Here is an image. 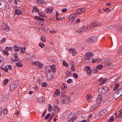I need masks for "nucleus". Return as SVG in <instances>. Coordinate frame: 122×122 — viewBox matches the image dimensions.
<instances>
[{
	"instance_id": "obj_47",
	"label": "nucleus",
	"mask_w": 122,
	"mask_h": 122,
	"mask_svg": "<svg viewBox=\"0 0 122 122\" xmlns=\"http://www.w3.org/2000/svg\"><path fill=\"white\" fill-rule=\"evenodd\" d=\"M66 74L68 76H72L71 73L70 71H66Z\"/></svg>"
},
{
	"instance_id": "obj_42",
	"label": "nucleus",
	"mask_w": 122,
	"mask_h": 122,
	"mask_svg": "<svg viewBox=\"0 0 122 122\" xmlns=\"http://www.w3.org/2000/svg\"><path fill=\"white\" fill-rule=\"evenodd\" d=\"M103 67V66L102 65H98L97 67L96 68L98 69H100L102 68Z\"/></svg>"
},
{
	"instance_id": "obj_61",
	"label": "nucleus",
	"mask_w": 122,
	"mask_h": 122,
	"mask_svg": "<svg viewBox=\"0 0 122 122\" xmlns=\"http://www.w3.org/2000/svg\"><path fill=\"white\" fill-rule=\"evenodd\" d=\"M50 115L51 114L50 113H49L47 114V115L45 116V119H47L49 118V117L50 116Z\"/></svg>"
},
{
	"instance_id": "obj_58",
	"label": "nucleus",
	"mask_w": 122,
	"mask_h": 122,
	"mask_svg": "<svg viewBox=\"0 0 122 122\" xmlns=\"http://www.w3.org/2000/svg\"><path fill=\"white\" fill-rule=\"evenodd\" d=\"M52 9H51V8H48L46 10V12L47 13L50 12L52 11Z\"/></svg>"
},
{
	"instance_id": "obj_46",
	"label": "nucleus",
	"mask_w": 122,
	"mask_h": 122,
	"mask_svg": "<svg viewBox=\"0 0 122 122\" xmlns=\"http://www.w3.org/2000/svg\"><path fill=\"white\" fill-rule=\"evenodd\" d=\"M39 46L42 48H43L45 46V44L43 43H40L39 44Z\"/></svg>"
},
{
	"instance_id": "obj_15",
	"label": "nucleus",
	"mask_w": 122,
	"mask_h": 122,
	"mask_svg": "<svg viewBox=\"0 0 122 122\" xmlns=\"http://www.w3.org/2000/svg\"><path fill=\"white\" fill-rule=\"evenodd\" d=\"M69 100V98L68 97L66 96L62 100V103L63 104H65V102H67Z\"/></svg>"
},
{
	"instance_id": "obj_41",
	"label": "nucleus",
	"mask_w": 122,
	"mask_h": 122,
	"mask_svg": "<svg viewBox=\"0 0 122 122\" xmlns=\"http://www.w3.org/2000/svg\"><path fill=\"white\" fill-rule=\"evenodd\" d=\"M54 110L56 112L57 111H58L59 110V108L56 106H55L54 107Z\"/></svg>"
},
{
	"instance_id": "obj_59",
	"label": "nucleus",
	"mask_w": 122,
	"mask_h": 122,
	"mask_svg": "<svg viewBox=\"0 0 122 122\" xmlns=\"http://www.w3.org/2000/svg\"><path fill=\"white\" fill-rule=\"evenodd\" d=\"M14 61V62H16V61H18L20 62L21 61L20 60L19 58H15L14 59V61Z\"/></svg>"
},
{
	"instance_id": "obj_54",
	"label": "nucleus",
	"mask_w": 122,
	"mask_h": 122,
	"mask_svg": "<svg viewBox=\"0 0 122 122\" xmlns=\"http://www.w3.org/2000/svg\"><path fill=\"white\" fill-rule=\"evenodd\" d=\"M6 40V38H3L2 40L0 41V43L1 44H2L4 43Z\"/></svg>"
},
{
	"instance_id": "obj_60",
	"label": "nucleus",
	"mask_w": 122,
	"mask_h": 122,
	"mask_svg": "<svg viewBox=\"0 0 122 122\" xmlns=\"http://www.w3.org/2000/svg\"><path fill=\"white\" fill-rule=\"evenodd\" d=\"M107 80V79H103L102 81V82H101V84L102 85L105 82V81H106Z\"/></svg>"
},
{
	"instance_id": "obj_20",
	"label": "nucleus",
	"mask_w": 122,
	"mask_h": 122,
	"mask_svg": "<svg viewBox=\"0 0 122 122\" xmlns=\"http://www.w3.org/2000/svg\"><path fill=\"white\" fill-rule=\"evenodd\" d=\"M70 50L71 51V52L72 53L73 56H75L76 54V52L75 51L74 49L72 48H70Z\"/></svg>"
},
{
	"instance_id": "obj_55",
	"label": "nucleus",
	"mask_w": 122,
	"mask_h": 122,
	"mask_svg": "<svg viewBox=\"0 0 122 122\" xmlns=\"http://www.w3.org/2000/svg\"><path fill=\"white\" fill-rule=\"evenodd\" d=\"M8 79H5L4 80V85H6L8 83Z\"/></svg>"
},
{
	"instance_id": "obj_7",
	"label": "nucleus",
	"mask_w": 122,
	"mask_h": 122,
	"mask_svg": "<svg viewBox=\"0 0 122 122\" xmlns=\"http://www.w3.org/2000/svg\"><path fill=\"white\" fill-rule=\"evenodd\" d=\"M102 112L101 111H100L97 114L95 115V117L97 119H99L100 118H102L103 117L105 116L103 114H102Z\"/></svg>"
},
{
	"instance_id": "obj_9",
	"label": "nucleus",
	"mask_w": 122,
	"mask_h": 122,
	"mask_svg": "<svg viewBox=\"0 0 122 122\" xmlns=\"http://www.w3.org/2000/svg\"><path fill=\"white\" fill-rule=\"evenodd\" d=\"M2 28L7 32L9 31L10 30L9 27L7 26V25L4 23L2 25Z\"/></svg>"
},
{
	"instance_id": "obj_37",
	"label": "nucleus",
	"mask_w": 122,
	"mask_h": 122,
	"mask_svg": "<svg viewBox=\"0 0 122 122\" xmlns=\"http://www.w3.org/2000/svg\"><path fill=\"white\" fill-rule=\"evenodd\" d=\"M15 64L17 66H18L19 67H21L22 66V64L20 62L16 63Z\"/></svg>"
},
{
	"instance_id": "obj_2",
	"label": "nucleus",
	"mask_w": 122,
	"mask_h": 122,
	"mask_svg": "<svg viewBox=\"0 0 122 122\" xmlns=\"http://www.w3.org/2000/svg\"><path fill=\"white\" fill-rule=\"evenodd\" d=\"M9 5L6 2L0 1V9L4 10L9 8Z\"/></svg>"
},
{
	"instance_id": "obj_5",
	"label": "nucleus",
	"mask_w": 122,
	"mask_h": 122,
	"mask_svg": "<svg viewBox=\"0 0 122 122\" xmlns=\"http://www.w3.org/2000/svg\"><path fill=\"white\" fill-rule=\"evenodd\" d=\"M96 41V38L95 37H91L88 38L86 41L87 43H91L94 42Z\"/></svg>"
},
{
	"instance_id": "obj_18",
	"label": "nucleus",
	"mask_w": 122,
	"mask_h": 122,
	"mask_svg": "<svg viewBox=\"0 0 122 122\" xmlns=\"http://www.w3.org/2000/svg\"><path fill=\"white\" fill-rule=\"evenodd\" d=\"M76 14H72L70 15L69 17V19L71 20L72 21L76 17Z\"/></svg>"
},
{
	"instance_id": "obj_30",
	"label": "nucleus",
	"mask_w": 122,
	"mask_h": 122,
	"mask_svg": "<svg viewBox=\"0 0 122 122\" xmlns=\"http://www.w3.org/2000/svg\"><path fill=\"white\" fill-rule=\"evenodd\" d=\"M121 96L122 95V88L118 89L116 91Z\"/></svg>"
},
{
	"instance_id": "obj_13",
	"label": "nucleus",
	"mask_w": 122,
	"mask_h": 122,
	"mask_svg": "<svg viewBox=\"0 0 122 122\" xmlns=\"http://www.w3.org/2000/svg\"><path fill=\"white\" fill-rule=\"evenodd\" d=\"M52 76L51 75V70H48V73L47 74V78L48 79L50 80L52 78Z\"/></svg>"
},
{
	"instance_id": "obj_32",
	"label": "nucleus",
	"mask_w": 122,
	"mask_h": 122,
	"mask_svg": "<svg viewBox=\"0 0 122 122\" xmlns=\"http://www.w3.org/2000/svg\"><path fill=\"white\" fill-rule=\"evenodd\" d=\"M8 99L7 97L5 96L3 97L2 99V101H3L4 102H6L7 101Z\"/></svg>"
},
{
	"instance_id": "obj_53",
	"label": "nucleus",
	"mask_w": 122,
	"mask_h": 122,
	"mask_svg": "<svg viewBox=\"0 0 122 122\" xmlns=\"http://www.w3.org/2000/svg\"><path fill=\"white\" fill-rule=\"evenodd\" d=\"M62 88L61 89V90L63 89V90H64V89L66 88V87H67V86L66 85H65V84H63L62 86Z\"/></svg>"
},
{
	"instance_id": "obj_22",
	"label": "nucleus",
	"mask_w": 122,
	"mask_h": 122,
	"mask_svg": "<svg viewBox=\"0 0 122 122\" xmlns=\"http://www.w3.org/2000/svg\"><path fill=\"white\" fill-rule=\"evenodd\" d=\"M102 112V114H103L105 116L108 113V111L106 109H104L101 111Z\"/></svg>"
},
{
	"instance_id": "obj_35",
	"label": "nucleus",
	"mask_w": 122,
	"mask_h": 122,
	"mask_svg": "<svg viewBox=\"0 0 122 122\" xmlns=\"http://www.w3.org/2000/svg\"><path fill=\"white\" fill-rule=\"evenodd\" d=\"M114 27V26L113 25H112L108 27L107 28L106 30L107 31H108L109 30H112V29L113 27Z\"/></svg>"
},
{
	"instance_id": "obj_17",
	"label": "nucleus",
	"mask_w": 122,
	"mask_h": 122,
	"mask_svg": "<svg viewBox=\"0 0 122 122\" xmlns=\"http://www.w3.org/2000/svg\"><path fill=\"white\" fill-rule=\"evenodd\" d=\"M121 96L118 93V92H116L113 95L114 98L115 99L118 98Z\"/></svg>"
},
{
	"instance_id": "obj_16",
	"label": "nucleus",
	"mask_w": 122,
	"mask_h": 122,
	"mask_svg": "<svg viewBox=\"0 0 122 122\" xmlns=\"http://www.w3.org/2000/svg\"><path fill=\"white\" fill-rule=\"evenodd\" d=\"M111 62L107 63V64H104V66L106 68H110L112 67L113 66Z\"/></svg>"
},
{
	"instance_id": "obj_1",
	"label": "nucleus",
	"mask_w": 122,
	"mask_h": 122,
	"mask_svg": "<svg viewBox=\"0 0 122 122\" xmlns=\"http://www.w3.org/2000/svg\"><path fill=\"white\" fill-rule=\"evenodd\" d=\"M108 89L107 87L103 86L100 88L98 90V92L100 94H104L108 92Z\"/></svg>"
},
{
	"instance_id": "obj_33",
	"label": "nucleus",
	"mask_w": 122,
	"mask_h": 122,
	"mask_svg": "<svg viewBox=\"0 0 122 122\" xmlns=\"http://www.w3.org/2000/svg\"><path fill=\"white\" fill-rule=\"evenodd\" d=\"M116 30L117 33H118L119 31L121 29V27L120 26H117L115 28Z\"/></svg>"
},
{
	"instance_id": "obj_14",
	"label": "nucleus",
	"mask_w": 122,
	"mask_h": 122,
	"mask_svg": "<svg viewBox=\"0 0 122 122\" xmlns=\"http://www.w3.org/2000/svg\"><path fill=\"white\" fill-rule=\"evenodd\" d=\"M117 79V77L116 76H114L111 77L110 80L111 82H114Z\"/></svg>"
},
{
	"instance_id": "obj_36",
	"label": "nucleus",
	"mask_w": 122,
	"mask_h": 122,
	"mask_svg": "<svg viewBox=\"0 0 122 122\" xmlns=\"http://www.w3.org/2000/svg\"><path fill=\"white\" fill-rule=\"evenodd\" d=\"M91 69V68L89 66H87L85 67L84 68V70L86 71L89 70Z\"/></svg>"
},
{
	"instance_id": "obj_21",
	"label": "nucleus",
	"mask_w": 122,
	"mask_h": 122,
	"mask_svg": "<svg viewBox=\"0 0 122 122\" xmlns=\"http://www.w3.org/2000/svg\"><path fill=\"white\" fill-rule=\"evenodd\" d=\"M93 23V24H94V27H98L101 25V23H99L98 22H95Z\"/></svg>"
},
{
	"instance_id": "obj_10",
	"label": "nucleus",
	"mask_w": 122,
	"mask_h": 122,
	"mask_svg": "<svg viewBox=\"0 0 122 122\" xmlns=\"http://www.w3.org/2000/svg\"><path fill=\"white\" fill-rule=\"evenodd\" d=\"M120 114H118L115 117V119L117 120H118L120 118L122 117V109L119 111Z\"/></svg>"
},
{
	"instance_id": "obj_23",
	"label": "nucleus",
	"mask_w": 122,
	"mask_h": 122,
	"mask_svg": "<svg viewBox=\"0 0 122 122\" xmlns=\"http://www.w3.org/2000/svg\"><path fill=\"white\" fill-rule=\"evenodd\" d=\"M71 63L72 64L71 67V71H75V68H74V63L72 62Z\"/></svg>"
},
{
	"instance_id": "obj_12",
	"label": "nucleus",
	"mask_w": 122,
	"mask_h": 122,
	"mask_svg": "<svg viewBox=\"0 0 122 122\" xmlns=\"http://www.w3.org/2000/svg\"><path fill=\"white\" fill-rule=\"evenodd\" d=\"M33 64L37 66L39 68H41L42 67V64H41L40 62H38L37 61H35L33 62Z\"/></svg>"
},
{
	"instance_id": "obj_25",
	"label": "nucleus",
	"mask_w": 122,
	"mask_h": 122,
	"mask_svg": "<svg viewBox=\"0 0 122 122\" xmlns=\"http://www.w3.org/2000/svg\"><path fill=\"white\" fill-rule=\"evenodd\" d=\"M37 3L39 4H43L45 2L44 0H37Z\"/></svg>"
},
{
	"instance_id": "obj_26",
	"label": "nucleus",
	"mask_w": 122,
	"mask_h": 122,
	"mask_svg": "<svg viewBox=\"0 0 122 122\" xmlns=\"http://www.w3.org/2000/svg\"><path fill=\"white\" fill-rule=\"evenodd\" d=\"M55 65H53L52 66H51L50 67L52 70V71L54 72H56V68L55 67Z\"/></svg>"
},
{
	"instance_id": "obj_29",
	"label": "nucleus",
	"mask_w": 122,
	"mask_h": 122,
	"mask_svg": "<svg viewBox=\"0 0 122 122\" xmlns=\"http://www.w3.org/2000/svg\"><path fill=\"white\" fill-rule=\"evenodd\" d=\"M93 23H91L89 25H88V28L90 30L92 29L93 27H94V25Z\"/></svg>"
},
{
	"instance_id": "obj_49",
	"label": "nucleus",
	"mask_w": 122,
	"mask_h": 122,
	"mask_svg": "<svg viewBox=\"0 0 122 122\" xmlns=\"http://www.w3.org/2000/svg\"><path fill=\"white\" fill-rule=\"evenodd\" d=\"M59 90L58 89L55 92V93L57 95H58L59 94L60 92L59 91Z\"/></svg>"
},
{
	"instance_id": "obj_48",
	"label": "nucleus",
	"mask_w": 122,
	"mask_h": 122,
	"mask_svg": "<svg viewBox=\"0 0 122 122\" xmlns=\"http://www.w3.org/2000/svg\"><path fill=\"white\" fill-rule=\"evenodd\" d=\"M21 52L22 53H23L25 52V48H21Z\"/></svg>"
},
{
	"instance_id": "obj_40",
	"label": "nucleus",
	"mask_w": 122,
	"mask_h": 122,
	"mask_svg": "<svg viewBox=\"0 0 122 122\" xmlns=\"http://www.w3.org/2000/svg\"><path fill=\"white\" fill-rule=\"evenodd\" d=\"M21 12L19 10H16L15 11V13L16 15H19L20 14Z\"/></svg>"
},
{
	"instance_id": "obj_39",
	"label": "nucleus",
	"mask_w": 122,
	"mask_h": 122,
	"mask_svg": "<svg viewBox=\"0 0 122 122\" xmlns=\"http://www.w3.org/2000/svg\"><path fill=\"white\" fill-rule=\"evenodd\" d=\"M119 86V84H116L113 89V90L115 91L117 90Z\"/></svg>"
},
{
	"instance_id": "obj_27",
	"label": "nucleus",
	"mask_w": 122,
	"mask_h": 122,
	"mask_svg": "<svg viewBox=\"0 0 122 122\" xmlns=\"http://www.w3.org/2000/svg\"><path fill=\"white\" fill-rule=\"evenodd\" d=\"M14 50L15 51H18L20 49L19 47H17V46L16 45H15L14 46Z\"/></svg>"
},
{
	"instance_id": "obj_38",
	"label": "nucleus",
	"mask_w": 122,
	"mask_h": 122,
	"mask_svg": "<svg viewBox=\"0 0 122 122\" xmlns=\"http://www.w3.org/2000/svg\"><path fill=\"white\" fill-rule=\"evenodd\" d=\"M5 50L6 51L8 50V51H12L13 50V48L12 47H6L5 48Z\"/></svg>"
},
{
	"instance_id": "obj_63",
	"label": "nucleus",
	"mask_w": 122,
	"mask_h": 122,
	"mask_svg": "<svg viewBox=\"0 0 122 122\" xmlns=\"http://www.w3.org/2000/svg\"><path fill=\"white\" fill-rule=\"evenodd\" d=\"M41 40L43 42H46V40L45 39L44 37L42 36L41 37Z\"/></svg>"
},
{
	"instance_id": "obj_64",
	"label": "nucleus",
	"mask_w": 122,
	"mask_h": 122,
	"mask_svg": "<svg viewBox=\"0 0 122 122\" xmlns=\"http://www.w3.org/2000/svg\"><path fill=\"white\" fill-rule=\"evenodd\" d=\"M47 84L45 82H43L42 84V86L43 87H46L47 86Z\"/></svg>"
},
{
	"instance_id": "obj_24",
	"label": "nucleus",
	"mask_w": 122,
	"mask_h": 122,
	"mask_svg": "<svg viewBox=\"0 0 122 122\" xmlns=\"http://www.w3.org/2000/svg\"><path fill=\"white\" fill-rule=\"evenodd\" d=\"M92 97L91 95L89 94L87 95L86 98L87 100L89 102L90 101L91 99L92 98Z\"/></svg>"
},
{
	"instance_id": "obj_34",
	"label": "nucleus",
	"mask_w": 122,
	"mask_h": 122,
	"mask_svg": "<svg viewBox=\"0 0 122 122\" xmlns=\"http://www.w3.org/2000/svg\"><path fill=\"white\" fill-rule=\"evenodd\" d=\"M32 12H34L35 11L36 12H39V10L36 7H34L33 8V9L32 10Z\"/></svg>"
},
{
	"instance_id": "obj_28",
	"label": "nucleus",
	"mask_w": 122,
	"mask_h": 122,
	"mask_svg": "<svg viewBox=\"0 0 122 122\" xmlns=\"http://www.w3.org/2000/svg\"><path fill=\"white\" fill-rule=\"evenodd\" d=\"M35 19H38V20H39L43 21L44 20V19L43 18L40 17L39 16H36L35 17Z\"/></svg>"
},
{
	"instance_id": "obj_4",
	"label": "nucleus",
	"mask_w": 122,
	"mask_h": 122,
	"mask_svg": "<svg viewBox=\"0 0 122 122\" xmlns=\"http://www.w3.org/2000/svg\"><path fill=\"white\" fill-rule=\"evenodd\" d=\"M19 83V81H17L13 82L12 84L10 85V90L12 91L14 90V89L17 87Z\"/></svg>"
},
{
	"instance_id": "obj_50",
	"label": "nucleus",
	"mask_w": 122,
	"mask_h": 122,
	"mask_svg": "<svg viewBox=\"0 0 122 122\" xmlns=\"http://www.w3.org/2000/svg\"><path fill=\"white\" fill-rule=\"evenodd\" d=\"M73 76L74 77L77 78L78 77V76L77 74L75 73H74L73 74Z\"/></svg>"
},
{
	"instance_id": "obj_19",
	"label": "nucleus",
	"mask_w": 122,
	"mask_h": 122,
	"mask_svg": "<svg viewBox=\"0 0 122 122\" xmlns=\"http://www.w3.org/2000/svg\"><path fill=\"white\" fill-rule=\"evenodd\" d=\"M38 101L40 103H42L45 101V98L44 97L40 98L38 99Z\"/></svg>"
},
{
	"instance_id": "obj_44",
	"label": "nucleus",
	"mask_w": 122,
	"mask_h": 122,
	"mask_svg": "<svg viewBox=\"0 0 122 122\" xmlns=\"http://www.w3.org/2000/svg\"><path fill=\"white\" fill-rule=\"evenodd\" d=\"M122 51V46L120 47L118 49L117 51L118 53H119Z\"/></svg>"
},
{
	"instance_id": "obj_56",
	"label": "nucleus",
	"mask_w": 122,
	"mask_h": 122,
	"mask_svg": "<svg viewBox=\"0 0 122 122\" xmlns=\"http://www.w3.org/2000/svg\"><path fill=\"white\" fill-rule=\"evenodd\" d=\"M72 82V80L71 79H68L67 81V83H71Z\"/></svg>"
},
{
	"instance_id": "obj_3",
	"label": "nucleus",
	"mask_w": 122,
	"mask_h": 122,
	"mask_svg": "<svg viewBox=\"0 0 122 122\" xmlns=\"http://www.w3.org/2000/svg\"><path fill=\"white\" fill-rule=\"evenodd\" d=\"M88 29V27L87 26H84L79 29L77 30V31L79 34H81L85 32Z\"/></svg>"
},
{
	"instance_id": "obj_52",
	"label": "nucleus",
	"mask_w": 122,
	"mask_h": 122,
	"mask_svg": "<svg viewBox=\"0 0 122 122\" xmlns=\"http://www.w3.org/2000/svg\"><path fill=\"white\" fill-rule=\"evenodd\" d=\"M53 107L51 106L49 104V107L48 111L49 112H51V109H52Z\"/></svg>"
},
{
	"instance_id": "obj_45",
	"label": "nucleus",
	"mask_w": 122,
	"mask_h": 122,
	"mask_svg": "<svg viewBox=\"0 0 122 122\" xmlns=\"http://www.w3.org/2000/svg\"><path fill=\"white\" fill-rule=\"evenodd\" d=\"M63 64L64 66L66 67L68 66V64L66 63V61L65 60L63 61Z\"/></svg>"
},
{
	"instance_id": "obj_43",
	"label": "nucleus",
	"mask_w": 122,
	"mask_h": 122,
	"mask_svg": "<svg viewBox=\"0 0 122 122\" xmlns=\"http://www.w3.org/2000/svg\"><path fill=\"white\" fill-rule=\"evenodd\" d=\"M38 15H40L41 16L44 17L45 16V15L43 13H42L40 12L39 11L38 12Z\"/></svg>"
},
{
	"instance_id": "obj_31",
	"label": "nucleus",
	"mask_w": 122,
	"mask_h": 122,
	"mask_svg": "<svg viewBox=\"0 0 122 122\" xmlns=\"http://www.w3.org/2000/svg\"><path fill=\"white\" fill-rule=\"evenodd\" d=\"M114 117L112 116L110 117L109 119L108 120V122H112L114 121Z\"/></svg>"
},
{
	"instance_id": "obj_62",
	"label": "nucleus",
	"mask_w": 122,
	"mask_h": 122,
	"mask_svg": "<svg viewBox=\"0 0 122 122\" xmlns=\"http://www.w3.org/2000/svg\"><path fill=\"white\" fill-rule=\"evenodd\" d=\"M110 62H109L107 60L105 59L104 61V64H107V63L109 64V63Z\"/></svg>"
},
{
	"instance_id": "obj_6",
	"label": "nucleus",
	"mask_w": 122,
	"mask_h": 122,
	"mask_svg": "<svg viewBox=\"0 0 122 122\" xmlns=\"http://www.w3.org/2000/svg\"><path fill=\"white\" fill-rule=\"evenodd\" d=\"M102 96L100 95H98L97 99V104L98 106H99L100 104L102 101Z\"/></svg>"
},
{
	"instance_id": "obj_8",
	"label": "nucleus",
	"mask_w": 122,
	"mask_h": 122,
	"mask_svg": "<svg viewBox=\"0 0 122 122\" xmlns=\"http://www.w3.org/2000/svg\"><path fill=\"white\" fill-rule=\"evenodd\" d=\"M93 54L92 52H88L85 55V58L87 60H89L90 59V57L93 56Z\"/></svg>"
},
{
	"instance_id": "obj_11",
	"label": "nucleus",
	"mask_w": 122,
	"mask_h": 122,
	"mask_svg": "<svg viewBox=\"0 0 122 122\" xmlns=\"http://www.w3.org/2000/svg\"><path fill=\"white\" fill-rule=\"evenodd\" d=\"M84 8H80L76 10V14L77 15H80L82 14V9Z\"/></svg>"
},
{
	"instance_id": "obj_57",
	"label": "nucleus",
	"mask_w": 122,
	"mask_h": 122,
	"mask_svg": "<svg viewBox=\"0 0 122 122\" xmlns=\"http://www.w3.org/2000/svg\"><path fill=\"white\" fill-rule=\"evenodd\" d=\"M92 72V71L91 69H90L88 71H87V73L88 75H91V73Z\"/></svg>"
},
{
	"instance_id": "obj_51",
	"label": "nucleus",
	"mask_w": 122,
	"mask_h": 122,
	"mask_svg": "<svg viewBox=\"0 0 122 122\" xmlns=\"http://www.w3.org/2000/svg\"><path fill=\"white\" fill-rule=\"evenodd\" d=\"M3 52L4 54L6 55H9V53H8V51H5L4 50H3Z\"/></svg>"
}]
</instances>
